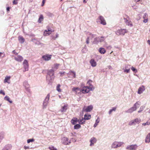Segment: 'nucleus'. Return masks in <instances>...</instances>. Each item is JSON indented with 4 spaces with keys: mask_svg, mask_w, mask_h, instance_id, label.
<instances>
[{
    "mask_svg": "<svg viewBox=\"0 0 150 150\" xmlns=\"http://www.w3.org/2000/svg\"><path fill=\"white\" fill-rule=\"evenodd\" d=\"M98 124H97V123H95V124L94 125V126H93L94 127H96L97 126V125H98Z\"/></svg>",
    "mask_w": 150,
    "mask_h": 150,
    "instance_id": "e2e57ef3",
    "label": "nucleus"
},
{
    "mask_svg": "<svg viewBox=\"0 0 150 150\" xmlns=\"http://www.w3.org/2000/svg\"><path fill=\"white\" fill-rule=\"evenodd\" d=\"M94 89L93 87L87 86H84L81 89V91L83 93H87L89 92L90 90H93Z\"/></svg>",
    "mask_w": 150,
    "mask_h": 150,
    "instance_id": "7ed1b4c3",
    "label": "nucleus"
},
{
    "mask_svg": "<svg viewBox=\"0 0 150 150\" xmlns=\"http://www.w3.org/2000/svg\"><path fill=\"white\" fill-rule=\"evenodd\" d=\"M11 147L12 146L11 144H8L5 146L2 150H11Z\"/></svg>",
    "mask_w": 150,
    "mask_h": 150,
    "instance_id": "aec40b11",
    "label": "nucleus"
},
{
    "mask_svg": "<svg viewBox=\"0 0 150 150\" xmlns=\"http://www.w3.org/2000/svg\"><path fill=\"white\" fill-rule=\"evenodd\" d=\"M4 137V132H0V142H1Z\"/></svg>",
    "mask_w": 150,
    "mask_h": 150,
    "instance_id": "c85d7f7f",
    "label": "nucleus"
},
{
    "mask_svg": "<svg viewBox=\"0 0 150 150\" xmlns=\"http://www.w3.org/2000/svg\"><path fill=\"white\" fill-rule=\"evenodd\" d=\"M88 0H83V3L85 4L86 3Z\"/></svg>",
    "mask_w": 150,
    "mask_h": 150,
    "instance_id": "0e129e2a",
    "label": "nucleus"
},
{
    "mask_svg": "<svg viewBox=\"0 0 150 150\" xmlns=\"http://www.w3.org/2000/svg\"><path fill=\"white\" fill-rule=\"evenodd\" d=\"M89 37H88L87 38V39L86 40V43L87 44H88L89 43Z\"/></svg>",
    "mask_w": 150,
    "mask_h": 150,
    "instance_id": "bf43d9fd",
    "label": "nucleus"
},
{
    "mask_svg": "<svg viewBox=\"0 0 150 150\" xmlns=\"http://www.w3.org/2000/svg\"><path fill=\"white\" fill-rule=\"evenodd\" d=\"M49 148L50 150H57V149L55 148H54L53 146H50L49 147Z\"/></svg>",
    "mask_w": 150,
    "mask_h": 150,
    "instance_id": "58836bf2",
    "label": "nucleus"
},
{
    "mask_svg": "<svg viewBox=\"0 0 150 150\" xmlns=\"http://www.w3.org/2000/svg\"><path fill=\"white\" fill-rule=\"evenodd\" d=\"M10 7H7L6 8V10L7 11H10Z\"/></svg>",
    "mask_w": 150,
    "mask_h": 150,
    "instance_id": "680f3d73",
    "label": "nucleus"
},
{
    "mask_svg": "<svg viewBox=\"0 0 150 150\" xmlns=\"http://www.w3.org/2000/svg\"><path fill=\"white\" fill-rule=\"evenodd\" d=\"M93 108V107L92 105L88 106L86 109L83 108L82 111V113H83V112L84 111L87 112H90L92 110Z\"/></svg>",
    "mask_w": 150,
    "mask_h": 150,
    "instance_id": "0eeeda50",
    "label": "nucleus"
},
{
    "mask_svg": "<svg viewBox=\"0 0 150 150\" xmlns=\"http://www.w3.org/2000/svg\"><path fill=\"white\" fill-rule=\"evenodd\" d=\"M134 122L136 123H139L141 122V120L139 118H137L134 120Z\"/></svg>",
    "mask_w": 150,
    "mask_h": 150,
    "instance_id": "4c0bfd02",
    "label": "nucleus"
},
{
    "mask_svg": "<svg viewBox=\"0 0 150 150\" xmlns=\"http://www.w3.org/2000/svg\"><path fill=\"white\" fill-rule=\"evenodd\" d=\"M11 78L10 76H6L5 77V79L4 80V83H7L8 84L10 83V82L8 81L9 80H10Z\"/></svg>",
    "mask_w": 150,
    "mask_h": 150,
    "instance_id": "5701e85b",
    "label": "nucleus"
},
{
    "mask_svg": "<svg viewBox=\"0 0 150 150\" xmlns=\"http://www.w3.org/2000/svg\"><path fill=\"white\" fill-rule=\"evenodd\" d=\"M54 73V70L53 69L47 70L46 79L47 81L49 82L48 84L52 83V81L54 80L55 77Z\"/></svg>",
    "mask_w": 150,
    "mask_h": 150,
    "instance_id": "f257e3e1",
    "label": "nucleus"
},
{
    "mask_svg": "<svg viewBox=\"0 0 150 150\" xmlns=\"http://www.w3.org/2000/svg\"><path fill=\"white\" fill-rule=\"evenodd\" d=\"M43 16L42 15H41L39 17V19L38 20V22L39 23H40L42 21V20H43Z\"/></svg>",
    "mask_w": 150,
    "mask_h": 150,
    "instance_id": "2f4dec72",
    "label": "nucleus"
},
{
    "mask_svg": "<svg viewBox=\"0 0 150 150\" xmlns=\"http://www.w3.org/2000/svg\"><path fill=\"white\" fill-rule=\"evenodd\" d=\"M91 116L90 115H88L86 114H85L84 115V119L86 120H88L91 118Z\"/></svg>",
    "mask_w": 150,
    "mask_h": 150,
    "instance_id": "393cba45",
    "label": "nucleus"
},
{
    "mask_svg": "<svg viewBox=\"0 0 150 150\" xmlns=\"http://www.w3.org/2000/svg\"><path fill=\"white\" fill-rule=\"evenodd\" d=\"M98 42V37H97L94 39L93 43L94 44H97Z\"/></svg>",
    "mask_w": 150,
    "mask_h": 150,
    "instance_id": "f704fd0d",
    "label": "nucleus"
},
{
    "mask_svg": "<svg viewBox=\"0 0 150 150\" xmlns=\"http://www.w3.org/2000/svg\"><path fill=\"white\" fill-rule=\"evenodd\" d=\"M18 40L19 42L21 43H23L25 41V39L23 37L21 36L20 35L18 37Z\"/></svg>",
    "mask_w": 150,
    "mask_h": 150,
    "instance_id": "a211bd4d",
    "label": "nucleus"
},
{
    "mask_svg": "<svg viewBox=\"0 0 150 150\" xmlns=\"http://www.w3.org/2000/svg\"><path fill=\"white\" fill-rule=\"evenodd\" d=\"M73 91H74L76 94H79L81 91V90L78 87H74L72 88V90Z\"/></svg>",
    "mask_w": 150,
    "mask_h": 150,
    "instance_id": "9b49d317",
    "label": "nucleus"
},
{
    "mask_svg": "<svg viewBox=\"0 0 150 150\" xmlns=\"http://www.w3.org/2000/svg\"><path fill=\"white\" fill-rule=\"evenodd\" d=\"M51 29L50 28H48L47 29V30H45L44 33V35H45L47 36L49 35L52 32Z\"/></svg>",
    "mask_w": 150,
    "mask_h": 150,
    "instance_id": "f8f14e48",
    "label": "nucleus"
},
{
    "mask_svg": "<svg viewBox=\"0 0 150 150\" xmlns=\"http://www.w3.org/2000/svg\"><path fill=\"white\" fill-rule=\"evenodd\" d=\"M116 110V107H115L112 108V109H110V110L109 111V112H108L109 114V115H110L112 112L115 111Z\"/></svg>",
    "mask_w": 150,
    "mask_h": 150,
    "instance_id": "c756f323",
    "label": "nucleus"
},
{
    "mask_svg": "<svg viewBox=\"0 0 150 150\" xmlns=\"http://www.w3.org/2000/svg\"><path fill=\"white\" fill-rule=\"evenodd\" d=\"M35 44H36V45H41L42 46V45H44L43 44L40 43L39 41H37L36 42H35Z\"/></svg>",
    "mask_w": 150,
    "mask_h": 150,
    "instance_id": "de8ad7c7",
    "label": "nucleus"
},
{
    "mask_svg": "<svg viewBox=\"0 0 150 150\" xmlns=\"http://www.w3.org/2000/svg\"><path fill=\"white\" fill-rule=\"evenodd\" d=\"M99 52L101 54H104L106 52L105 49L103 47H100L99 49Z\"/></svg>",
    "mask_w": 150,
    "mask_h": 150,
    "instance_id": "b1692460",
    "label": "nucleus"
},
{
    "mask_svg": "<svg viewBox=\"0 0 150 150\" xmlns=\"http://www.w3.org/2000/svg\"><path fill=\"white\" fill-rule=\"evenodd\" d=\"M144 107L143 106H142L140 107V110L138 111V113L141 112L143 110L144 108Z\"/></svg>",
    "mask_w": 150,
    "mask_h": 150,
    "instance_id": "c03bdc74",
    "label": "nucleus"
},
{
    "mask_svg": "<svg viewBox=\"0 0 150 150\" xmlns=\"http://www.w3.org/2000/svg\"><path fill=\"white\" fill-rule=\"evenodd\" d=\"M145 89L144 86L139 88L138 89V93L139 94L142 93L144 91Z\"/></svg>",
    "mask_w": 150,
    "mask_h": 150,
    "instance_id": "4468645a",
    "label": "nucleus"
},
{
    "mask_svg": "<svg viewBox=\"0 0 150 150\" xmlns=\"http://www.w3.org/2000/svg\"><path fill=\"white\" fill-rule=\"evenodd\" d=\"M98 40L99 42H101L104 41L105 40V38L103 37H98Z\"/></svg>",
    "mask_w": 150,
    "mask_h": 150,
    "instance_id": "7c9ffc66",
    "label": "nucleus"
},
{
    "mask_svg": "<svg viewBox=\"0 0 150 150\" xmlns=\"http://www.w3.org/2000/svg\"><path fill=\"white\" fill-rule=\"evenodd\" d=\"M130 65H126L125 67V69H130Z\"/></svg>",
    "mask_w": 150,
    "mask_h": 150,
    "instance_id": "5fc2aeb1",
    "label": "nucleus"
},
{
    "mask_svg": "<svg viewBox=\"0 0 150 150\" xmlns=\"http://www.w3.org/2000/svg\"><path fill=\"white\" fill-rule=\"evenodd\" d=\"M23 57L20 55H18L15 57V59L18 62H21L23 60Z\"/></svg>",
    "mask_w": 150,
    "mask_h": 150,
    "instance_id": "2eb2a0df",
    "label": "nucleus"
},
{
    "mask_svg": "<svg viewBox=\"0 0 150 150\" xmlns=\"http://www.w3.org/2000/svg\"><path fill=\"white\" fill-rule=\"evenodd\" d=\"M90 62L92 67H94L96 66V63L94 59H91L90 60Z\"/></svg>",
    "mask_w": 150,
    "mask_h": 150,
    "instance_id": "6ab92c4d",
    "label": "nucleus"
},
{
    "mask_svg": "<svg viewBox=\"0 0 150 150\" xmlns=\"http://www.w3.org/2000/svg\"><path fill=\"white\" fill-rule=\"evenodd\" d=\"M34 139L33 138L28 139L27 140V142L28 143H29L30 142H34Z\"/></svg>",
    "mask_w": 150,
    "mask_h": 150,
    "instance_id": "e433bc0d",
    "label": "nucleus"
},
{
    "mask_svg": "<svg viewBox=\"0 0 150 150\" xmlns=\"http://www.w3.org/2000/svg\"><path fill=\"white\" fill-rule=\"evenodd\" d=\"M148 14L146 13H145L143 16V18L144 19L146 18L147 19H148Z\"/></svg>",
    "mask_w": 150,
    "mask_h": 150,
    "instance_id": "09e8293b",
    "label": "nucleus"
},
{
    "mask_svg": "<svg viewBox=\"0 0 150 150\" xmlns=\"http://www.w3.org/2000/svg\"><path fill=\"white\" fill-rule=\"evenodd\" d=\"M140 105V103L139 102H137L135 103L133 106L127 111H125L126 113H131L133 111H135L137 108H139Z\"/></svg>",
    "mask_w": 150,
    "mask_h": 150,
    "instance_id": "f03ea898",
    "label": "nucleus"
},
{
    "mask_svg": "<svg viewBox=\"0 0 150 150\" xmlns=\"http://www.w3.org/2000/svg\"><path fill=\"white\" fill-rule=\"evenodd\" d=\"M24 148L25 149H30V147L29 146H24Z\"/></svg>",
    "mask_w": 150,
    "mask_h": 150,
    "instance_id": "4d7b16f0",
    "label": "nucleus"
},
{
    "mask_svg": "<svg viewBox=\"0 0 150 150\" xmlns=\"http://www.w3.org/2000/svg\"><path fill=\"white\" fill-rule=\"evenodd\" d=\"M123 143L122 142H117V144L116 146H117V148L118 147L120 146L122 144H123Z\"/></svg>",
    "mask_w": 150,
    "mask_h": 150,
    "instance_id": "c9c22d12",
    "label": "nucleus"
},
{
    "mask_svg": "<svg viewBox=\"0 0 150 150\" xmlns=\"http://www.w3.org/2000/svg\"><path fill=\"white\" fill-rule=\"evenodd\" d=\"M127 32V30L125 29H121L118 30L116 32V34L118 35H124L125 33Z\"/></svg>",
    "mask_w": 150,
    "mask_h": 150,
    "instance_id": "20e7f679",
    "label": "nucleus"
},
{
    "mask_svg": "<svg viewBox=\"0 0 150 150\" xmlns=\"http://www.w3.org/2000/svg\"><path fill=\"white\" fill-rule=\"evenodd\" d=\"M51 55H44L42 56V58L46 61H48L51 58Z\"/></svg>",
    "mask_w": 150,
    "mask_h": 150,
    "instance_id": "dca6fc26",
    "label": "nucleus"
},
{
    "mask_svg": "<svg viewBox=\"0 0 150 150\" xmlns=\"http://www.w3.org/2000/svg\"><path fill=\"white\" fill-rule=\"evenodd\" d=\"M144 20L143 21V22L145 23H146L147 22L148 19L146 18L144 19Z\"/></svg>",
    "mask_w": 150,
    "mask_h": 150,
    "instance_id": "13d9d810",
    "label": "nucleus"
},
{
    "mask_svg": "<svg viewBox=\"0 0 150 150\" xmlns=\"http://www.w3.org/2000/svg\"><path fill=\"white\" fill-rule=\"evenodd\" d=\"M60 86L59 84H58L57 87V90L59 92H60L61 91V90L60 88Z\"/></svg>",
    "mask_w": 150,
    "mask_h": 150,
    "instance_id": "a19ab883",
    "label": "nucleus"
},
{
    "mask_svg": "<svg viewBox=\"0 0 150 150\" xmlns=\"http://www.w3.org/2000/svg\"><path fill=\"white\" fill-rule=\"evenodd\" d=\"M150 133H149L146 136L145 140V142L146 143H149L150 142Z\"/></svg>",
    "mask_w": 150,
    "mask_h": 150,
    "instance_id": "4be33fe9",
    "label": "nucleus"
},
{
    "mask_svg": "<svg viewBox=\"0 0 150 150\" xmlns=\"http://www.w3.org/2000/svg\"><path fill=\"white\" fill-rule=\"evenodd\" d=\"M117 142H113L112 144L111 147L112 148H117V146H116L117 144Z\"/></svg>",
    "mask_w": 150,
    "mask_h": 150,
    "instance_id": "bb28decb",
    "label": "nucleus"
},
{
    "mask_svg": "<svg viewBox=\"0 0 150 150\" xmlns=\"http://www.w3.org/2000/svg\"><path fill=\"white\" fill-rule=\"evenodd\" d=\"M4 99L5 100L8 101L10 103H12V100H10L9 98L7 96H6L4 97Z\"/></svg>",
    "mask_w": 150,
    "mask_h": 150,
    "instance_id": "72a5a7b5",
    "label": "nucleus"
},
{
    "mask_svg": "<svg viewBox=\"0 0 150 150\" xmlns=\"http://www.w3.org/2000/svg\"><path fill=\"white\" fill-rule=\"evenodd\" d=\"M97 141V140L96 138L94 137H92L90 140V146H93L94 144L96 143Z\"/></svg>",
    "mask_w": 150,
    "mask_h": 150,
    "instance_id": "1a4fd4ad",
    "label": "nucleus"
},
{
    "mask_svg": "<svg viewBox=\"0 0 150 150\" xmlns=\"http://www.w3.org/2000/svg\"><path fill=\"white\" fill-rule=\"evenodd\" d=\"M131 69L133 72H134L135 73H137V69L133 67H131Z\"/></svg>",
    "mask_w": 150,
    "mask_h": 150,
    "instance_id": "ea45409f",
    "label": "nucleus"
},
{
    "mask_svg": "<svg viewBox=\"0 0 150 150\" xmlns=\"http://www.w3.org/2000/svg\"><path fill=\"white\" fill-rule=\"evenodd\" d=\"M52 15H53L51 13H50L48 14V16H50L51 17H52Z\"/></svg>",
    "mask_w": 150,
    "mask_h": 150,
    "instance_id": "338daca9",
    "label": "nucleus"
},
{
    "mask_svg": "<svg viewBox=\"0 0 150 150\" xmlns=\"http://www.w3.org/2000/svg\"><path fill=\"white\" fill-rule=\"evenodd\" d=\"M48 103H47L44 102L43 104V108H46V106H47Z\"/></svg>",
    "mask_w": 150,
    "mask_h": 150,
    "instance_id": "37998d69",
    "label": "nucleus"
},
{
    "mask_svg": "<svg viewBox=\"0 0 150 150\" xmlns=\"http://www.w3.org/2000/svg\"><path fill=\"white\" fill-rule=\"evenodd\" d=\"M12 52L13 53V54H17V53H16V51H15V50H14Z\"/></svg>",
    "mask_w": 150,
    "mask_h": 150,
    "instance_id": "69168bd1",
    "label": "nucleus"
},
{
    "mask_svg": "<svg viewBox=\"0 0 150 150\" xmlns=\"http://www.w3.org/2000/svg\"><path fill=\"white\" fill-rule=\"evenodd\" d=\"M150 124V122H146L145 123H144L142 124V125H149Z\"/></svg>",
    "mask_w": 150,
    "mask_h": 150,
    "instance_id": "603ef678",
    "label": "nucleus"
},
{
    "mask_svg": "<svg viewBox=\"0 0 150 150\" xmlns=\"http://www.w3.org/2000/svg\"><path fill=\"white\" fill-rule=\"evenodd\" d=\"M50 96V94H48L47 96H46V97L45 98L43 102L47 103H48V101L49 99Z\"/></svg>",
    "mask_w": 150,
    "mask_h": 150,
    "instance_id": "a878e982",
    "label": "nucleus"
},
{
    "mask_svg": "<svg viewBox=\"0 0 150 150\" xmlns=\"http://www.w3.org/2000/svg\"><path fill=\"white\" fill-rule=\"evenodd\" d=\"M46 0H42V4L41 5V6H43L44 5V4L45 3V1Z\"/></svg>",
    "mask_w": 150,
    "mask_h": 150,
    "instance_id": "052dcab7",
    "label": "nucleus"
},
{
    "mask_svg": "<svg viewBox=\"0 0 150 150\" xmlns=\"http://www.w3.org/2000/svg\"><path fill=\"white\" fill-rule=\"evenodd\" d=\"M97 22L103 25H105L106 23L104 18L102 16H100L97 19Z\"/></svg>",
    "mask_w": 150,
    "mask_h": 150,
    "instance_id": "39448f33",
    "label": "nucleus"
},
{
    "mask_svg": "<svg viewBox=\"0 0 150 150\" xmlns=\"http://www.w3.org/2000/svg\"><path fill=\"white\" fill-rule=\"evenodd\" d=\"M71 122L73 125H75L77 122H78V119L76 117H73Z\"/></svg>",
    "mask_w": 150,
    "mask_h": 150,
    "instance_id": "f3484780",
    "label": "nucleus"
},
{
    "mask_svg": "<svg viewBox=\"0 0 150 150\" xmlns=\"http://www.w3.org/2000/svg\"><path fill=\"white\" fill-rule=\"evenodd\" d=\"M100 122V119L99 117H98L97 119L96 120L95 123H97L98 124V123H99Z\"/></svg>",
    "mask_w": 150,
    "mask_h": 150,
    "instance_id": "864d4df0",
    "label": "nucleus"
},
{
    "mask_svg": "<svg viewBox=\"0 0 150 150\" xmlns=\"http://www.w3.org/2000/svg\"><path fill=\"white\" fill-rule=\"evenodd\" d=\"M138 146L136 144L129 145L127 147L126 149L130 150H136Z\"/></svg>",
    "mask_w": 150,
    "mask_h": 150,
    "instance_id": "423d86ee",
    "label": "nucleus"
},
{
    "mask_svg": "<svg viewBox=\"0 0 150 150\" xmlns=\"http://www.w3.org/2000/svg\"><path fill=\"white\" fill-rule=\"evenodd\" d=\"M62 143L65 145H68L70 143V142L69 141L67 138L64 137L62 139Z\"/></svg>",
    "mask_w": 150,
    "mask_h": 150,
    "instance_id": "6e6552de",
    "label": "nucleus"
},
{
    "mask_svg": "<svg viewBox=\"0 0 150 150\" xmlns=\"http://www.w3.org/2000/svg\"><path fill=\"white\" fill-rule=\"evenodd\" d=\"M59 65V64H55L54 67V68L55 69H57L58 68Z\"/></svg>",
    "mask_w": 150,
    "mask_h": 150,
    "instance_id": "3c124183",
    "label": "nucleus"
},
{
    "mask_svg": "<svg viewBox=\"0 0 150 150\" xmlns=\"http://www.w3.org/2000/svg\"><path fill=\"white\" fill-rule=\"evenodd\" d=\"M23 64L25 69V71L28 70V64L27 61L25 59L24 60Z\"/></svg>",
    "mask_w": 150,
    "mask_h": 150,
    "instance_id": "9d476101",
    "label": "nucleus"
},
{
    "mask_svg": "<svg viewBox=\"0 0 150 150\" xmlns=\"http://www.w3.org/2000/svg\"><path fill=\"white\" fill-rule=\"evenodd\" d=\"M52 39H53L54 40H55V39H56L55 37L54 36H52Z\"/></svg>",
    "mask_w": 150,
    "mask_h": 150,
    "instance_id": "774afa93",
    "label": "nucleus"
},
{
    "mask_svg": "<svg viewBox=\"0 0 150 150\" xmlns=\"http://www.w3.org/2000/svg\"><path fill=\"white\" fill-rule=\"evenodd\" d=\"M81 127L80 124H76L74 126V128L75 129H79Z\"/></svg>",
    "mask_w": 150,
    "mask_h": 150,
    "instance_id": "473e14b6",
    "label": "nucleus"
},
{
    "mask_svg": "<svg viewBox=\"0 0 150 150\" xmlns=\"http://www.w3.org/2000/svg\"><path fill=\"white\" fill-rule=\"evenodd\" d=\"M85 120L83 117H80L78 119V122L80 125L83 124L85 123Z\"/></svg>",
    "mask_w": 150,
    "mask_h": 150,
    "instance_id": "ddd939ff",
    "label": "nucleus"
},
{
    "mask_svg": "<svg viewBox=\"0 0 150 150\" xmlns=\"http://www.w3.org/2000/svg\"><path fill=\"white\" fill-rule=\"evenodd\" d=\"M23 85L25 88L26 89H28L29 87V85L28 84V81H25L23 83Z\"/></svg>",
    "mask_w": 150,
    "mask_h": 150,
    "instance_id": "cd10ccee",
    "label": "nucleus"
},
{
    "mask_svg": "<svg viewBox=\"0 0 150 150\" xmlns=\"http://www.w3.org/2000/svg\"><path fill=\"white\" fill-rule=\"evenodd\" d=\"M92 81L91 80H89L88 81V82L87 83L89 85V86H90L89 87H91V86H92V85L91 84V83Z\"/></svg>",
    "mask_w": 150,
    "mask_h": 150,
    "instance_id": "a18cd8bd",
    "label": "nucleus"
},
{
    "mask_svg": "<svg viewBox=\"0 0 150 150\" xmlns=\"http://www.w3.org/2000/svg\"><path fill=\"white\" fill-rule=\"evenodd\" d=\"M124 70V72H126L127 73H129V71H130V69H125Z\"/></svg>",
    "mask_w": 150,
    "mask_h": 150,
    "instance_id": "8fccbe9b",
    "label": "nucleus"
},
{
    "mask_svg": "<svg viewBox=\"0 0 150 150\" xmlns=\"http://www.w3.org/2000/svg\"><path fill=\"white\" fill-rule=\"evenodd\" d=\"M0 94H2L3 95H5V93L2 90L0 91Z\"/></svg>",
    "mask_w": 150,
    "mask_h": 150,
    "instance_id": "6e6d98bb",
    "label": "nucleus"
},
{
    "mask_svg": "<svg viewBox=\"0 0 150 150\" xmlns=\"http://www.w3.org/2000/svg\"><path fill=\"white\" fill-rule=\"evenodd\" d=\"M134 120H132L130 121L129 123V125H133L134 123Z\"/></svg>",
    "mask_w": 150,
    "mask_h": 150,
    "instance_id": "49530a36",
    "label": "nucleus"
},
{
    "mask_svg": "<svg viewBox=\"0 0 150 150\" xmlns=\"http://www.w3.org/2000/svg\"><path fill=\"white\" fill-rule=\"evenodd\" d=\"M68 105H64L62 107V108L61 109V111L62 112H65L67 109Z\"/></svg>",
    "mask_w": 150,
    "mask_h": 150,
    "instance_id": "412c9836",
    "label": "nucleus"
},
{
    "mask_svg": "<svg viewBox=\"0 0 150 150\" xmlns=\"http://www.w3.org/2000/svg\"><path fill=\"white\" fill-rule=\"evenodd\" d=\"M69 73H72L73 74V77L74 78H75L76 77V73L74 71H69Z\"/></svg>",
    "mask_w": 150,
    "mask_h": 150,
    "instance_id": "79ce46f5",
    "label": "nucleus"
}]
</instances>
